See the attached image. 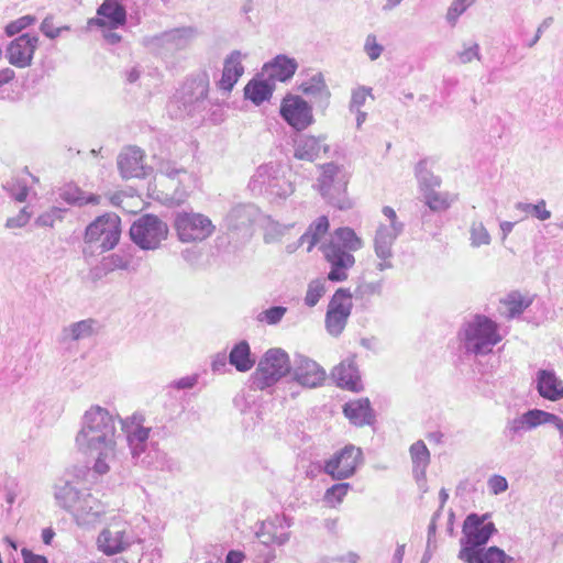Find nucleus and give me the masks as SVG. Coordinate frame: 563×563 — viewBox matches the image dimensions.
I'll use <instances>...</instances> for the list:
<instances>
[{"label":"nucleus","mask_w":563,"mask_h":563,"mask_svg":"<svg viewBox=\"0 0 563 563\" xmlns=\"http://www.w3.org/2000/svg\"><path fill=\"white\" fill-rule=\"evenodd\" d=\"M76 443L85 452L98 455L95 470L106 473L107 461L115 457V423L112 416L103 408L96 406L86 411L84 426L76 437Z\"/></svg>","instance_id":"f257e3e1"},{"label":"nucleus","mask_w":563,"mask_h":563,"mask_svg":"<svg viewBox=\"0 0 563 563\" xmlns=\"http://www.w3.org/2000/svg\"><path fill=\"white\" fill-rule=\"evenodd\" d=\"M363 246V241L356 235L353 229L338 228L331 235L328 243L321 245V251L331 269L328 279L331 282H344L347 279V271L355 264L352 252Z\"/></svg>","instance_id":"f03ea898"},{"label":"nucleus","mask_w":563,"mask_h":563,"mask_svg":"<svg viewBox=\"0 0 563 563\" xmlns=\"http://www.w3.org/2000/svg\"><path fill=\"white\" fill-rule=\"evenodd\" d=\"M290 371V362L286 352L280 349L268 350L260 361L252 378L258 389H264L277 383Z\"/></svg>","instance_id":"7ed1b4c3"},{"label":"nucleus","mask_w":563,"mask_h":563,"mask_svg":"<svg viewBox=\"0 0 563 563\" xmlns=\"http://www.w3.org/2000/svg\"><path fill=\"white\" fill-rule=\"evenodd\" d=\"M121 220L115 214H103L91 222L85 231L86 244L98 246L101 252L112 250L120 240Z\"/></svg>","instance_id":"20e7f679"},{"label":"nucleus","mask_w":563,"mask_h":563,"mask_svg":"<svg viewBox=\"0 0 563 563\" xmlns=\"http://www.w3.org/2000/svg\"><path fill=\"white\" fill-rule=\"evenodd\" d=\"M501 341L497 324L484 316H477L465 329L466 347L474 353H486Z\"/></svg>","instance_id":"39448f33"},{"label":"nucleus","mask_w":563,"mask_h":563,"mask_svg":"<svg viewBox=\"0 0 563 563\" xmlns=\"http://www.w3.org/2000/svg\"><path fill=\"white\" fill-rule=\"evenodd\" d=\"M175 230L183 242H200L208 239L214 231L212 221L202 213L181 212L178 213Z\"/></svg>","instance_id":"423d86ee"},{"label":"nucleus","mask_w":563,"mask_h":563,"mask_svg":"<svg viewBox=\"0 0 563 563\" xmlns=\"http://www.w3.org/2000/svg\"><path fill=\"white\" fill-rule=\"evenodd\" d=\"M167 225L152 214L142 216L130 229L132 240L142 249H155L166 239Z\"/></svg>","instance_id":"0eeeda50"},{"label":"nucleus","mask_w":563,"mask_h":563,"mask_svg":"<svg viewBox=\"0 0 563 563\" xmlns=\"http://www.w3.org/2000/svg\"><path fill=\"white\" fill-rule=\"evenodd\" d=\"M362 463L361 448L347 444L325 461L324 472L333 479H345L353 476Z\"/></svg>","instance_id":"6e6552de"},{"label":"nucleus","mask_w":563,"mask_h":563,"mask_svg":"<svg viewBox=\"0 0 563 563\" xmlns=\"http://www.w3.org/2000/svg\"><path fill=\"white\" fill-rule=\"evenodd\" d=\"M353 307L352 294L349 289L339 288L332 296L327 310L325 328L332 335L344 330Z\"/></svg>","instance_id":"1a4fd4ad"},{"label":"nucleus","mask_w":563,"mask_h":563,"mask_svg":"<svg viewBox=\"0 0 563 563\" xmlns=\"http://www.w3.org/2000/svg\"><path fill=\"white\" fill-rule=\"evenodd\" d=\"M280 115L290 126L298 131L305 130L313 121L311 107L301 97L295 95H287L283 99Z\"/></svg>","instance_id":"9d476101"},{"label":"nucleus","mask_w":563,"mask_h":563,"mask_svg":"<svg viewBox=\"0 0 563 563\" xmlns=\"http://www.w3.org/2000/svg\"><path fill=\"white\" fill-rule=\"evenodd\" d=\"M347 185L349 175L342 167L333 163L321 166L318 186L322 196L330 199L340 198L346 192Z\"/></svg>","instance_id":"9b49d317"},{"label":"nucleus","mask_w":563,"mask_h":563,"mask_svg":"<svg viewBox=\"0 0 563 563\" xmlns=\"http://www.w3.org/2000/svg\"><path fill=\"white\" fill-rule=\"evenodd\" d=\"M487 515L479 517L471 514L463 523L464 543L463 548H475L485 544L496 531L493 522H485Z\"/></svg>","instance_id":"f8f14e48"},{"label":"nucleus","mask_w":563,"mask_h":563,"mask_svg":"<svg viewBox=\"0 0 563 563\" xmlns=\"http://www.w3.org/2000/svg\"><path fill=\"white\" fill-rule=\"evenodd\" d=\"M38 44V37L29 33L13 40L8 49L7 58L13 66L24 68L32 62L34 52Z\"/></svg>","instance_id":"ddd939ff"},{"label":"nucleus","mask_w":563,"mask_h":563,"mask_svg":"<svg viewBox=\"0 0 563 563\" xmlns=\"http://www.w3.org/2000/svg\"><path fill=\"white\" fill-rule=\"evenodd\" d=\"M397 236L398 233H395V229H387L386 225H380L378 228L374 241V247L375 254L379 260L377 263L379 271L390 269L395 266L393 245Z\"/></svg>","instance_id":"4468645a"},{"label":"nucleus","mask_w":563,"mask_h":563,"mask_svg":"<svg viewBox=\"0 0 563 563\" xmlns=\"http://www.w3.org/2000/svg\"><path fill=\"white\" fill-rule=\"evenodd\" d=\"M296 380L306 387L316 388L325 382V371L314 361L302 357L295 368Z\"/></svg>","instance_id":"2eb2a0df"},{"label":"nucleus","mask_w":563,"mask_h":563,"mask_svg":"<svg viewBox=\"0 0 563 563\" xmlns=\"http://www.w3.org/2000/svg\"><path fill=\"white\" fill-rule=\"evenodd\" d=\"M97 24L110 29H117L124 25L126 21V12L119 0H103L99 7Z\"/></svg>","instance_id":"dca6fc26"},{"label":"nucleus","mask_w":563,"mask_h":563,"mask_svg":"<svg viewBox=\"0 0 563 563\" xmlns=\"http://www.w3.org/2000/svg\"><path fill=\"white\" fill-rule=\"evenodd\" d=\"M460 558L467 563H510L512 559L497 547H490L488 550L475 548H463L460 551Z\"/></svg>","instance_id":"f3484780"},{"label":"nucleus","mask_w":563,"mask_h":563,"mask_svg":"<svg viewBox=\"0 0 563 563\" xmlns=\"http://www.w3.org/2000/svg\"><path fill=\"white\" fill-rule=\"evenodd\" d=\"M242 54L240 51H233L224 60L219 88L224 91H231L239 78L243 75Z\"/></svg>","instance_id":"a211bd4d"},{"label":"nucleus","mask_w":563,"mask_h":563,"mask_svg":"<svg viewBox=\"0 0 563 563\" xmlns=\"http://www.w3.org/2000/svg\"><path fill=\"white\" fill-rule=\"evenodd\" d=\"M144 154L140 148L128 147L118 158V166L124 178H133L143 175Z\"/></svg>","instance_id":"6ab92c4d"},{"label":"nucleus","mask_w":563,"mask_h":563,"mask_svg":"<svg viewBox=\"0 0 563 563\" xmlns=\"http://www.w3.org/2000/svg\"><path fill=\"white\" fill-rule=\"evenodd\" d=\"M298 63L286 55H277L272 62L265 64L264 70L273 81H287L296 73Z\"/></svg>","instance_id":"aec40b11"},{"label":"nucleus","mask_w":563,"mask_h":563,"mask_svg":"<svg viewBox=\"0 0 563 563\" xmlns=\"http://www.w3.org/2000/svg\"><path fill=\"white\" fill-rule=\"evenodd\" d=\"M333 378L339 387L360 391L363 389L361 376L352 362H342L333 369Z\"/></svg>","instance_id":"412c9836"},{"label":"nucleus","mask_w":563,"mask_h":563,"mask_svg":"<svg viewBox=\"0 0 563 563\" xmlns=\"http://www.w3.org/2000/svg\"><path fill=\"white\" fill-rule=\"evenodd\" d=\"M538 391L541 397L556 401L563 398V382L551 371L538 373Z\"/></svg>","instance_id":"4be33fe9"},{"label":"nucleus","mask_w":563,"mask_h":563,"mask_svg":"<svg viewBox=\"0 0 563 563\" xmlns=\"http://www.w3.org/2000/svg\"><path fill=\"white\" fill-rule=\"evenodd\" d=\"M434 186H440L439 179H435L432 184H424L421 187L424 203L432 211H445L455 200V197L449 192L437 190Z\"/></svg>","instance_id":"5701e85b"},{"label":"nucleus","mask_w":563,"mask_h":563,"mask_svg":"<svg viewBox=\"0 0 563 563\" xmlns=\"http://www.w3.org/2000/svg\"><path fill=\"white\" fill-rule=\"evenodd\" d=\"M125 529L111 531L104 529L98 537V547L107 555L122 552L125 549Z\"/></svg>","instance_id":"b1692460"},{"label":"nucleus","mask_w":563,"mask_h":563,"mask_svg":"<svg viewBox=\"0 0 563 563\" xmlns=\"http://www.w3.org/2000/svg\"><path fill=\"white\" fill-rule=\"evenodd\" d=\"M330 229V221L327 216H320L312 221L306 232L299 238L301 244H307V251L312 249L327 235Z\"/></svg>","instance_id":"393cba45"},{"label":"nucleus","mask_w":563,"mask_h":563,"mask_svg":"<svg viewBox=\"0 0 563 563\" xmlns=\"http://www.w3.org/2000/svg\"><path fill=\"white\" fill-rule=\"evenodd\" d=\"M345 417L356 426H364L373 418L372 408L367 398L352 400L343 408Z\"/></svg>","instance_id":"a878e982"},{"label":"nucleus","mask_w":563,"mask_h":563,"mask_svg":"<svg viewBox=\"0 0 563 563\" xmlns=\"http://www.w3.org/2000/svg\"><path fill=\"white\" fill-rule=\"evenodd\" d=\"M144 418L141 415H133L123 422V430L126 433L131 445L143 444L150 437V428L143 426Z\"/></svg>","instance_id":"bb28decb"},{"label":"nucleus","mask_w":563,"mask_h":563,"mask_svg":"<svg viewBox=\"0 0 563 563\" xmlns=\"http://www.w3.org/2000/svg\"><path fill=\"white\" fill-rule=\"evenodd\" d=\"M229 361L239 372H247L255 364V360L251 355V349L246 341H241L232 347Z\"/></svg>","instance_id":"cd10ccee"},{"label":"nucleus","mask_w":563,"mask_h":563,"mask_svg":"<svg viewBox=\"0 0 563 563\" xmlns=\"http://www.w3.org/2000/svg\"><path fill=\"white\" fill-rule=\"evenodd\" d=\"M274 91V85L263 79L254 78L249 81L244 88V95L255 104H261L268 100Z\"/></svg>","instance_id":"c85d7f7f"},{"label":"nucleus","mask_w":563,"mask_h":563,"mask_svg":"<svg viewBox=\"0 0 563 563\" xmlns=\"http://www.w3.org/2000/svg\"><path fill=\"white\" fill-rule=\"evenodd\" d=\"M320 142L314 136L301 137L295 148V157L302 161H314L320 153Z\"/></svg>","instance_id":"c756f323"},{"label":"nucleus","mask_w":563,"mask_h":563,"mask_svg":"<svg viewBox=\"0 0 563 563\" xmlns=\"http://www.w3.org/2000/svg\"><path fill=\"white\" fill-rule=\"evenodd\" d=\"M501 302L506 307L508 317L512 318L527 309L531 305L532 299L528 296L521 295L520 292L514 291L509 294L507 298L501 300Z\"/></svg>","instance_id":"7c9ffc66"},{"label":"nucleus","mask_w":563,"mask_h":563,"mask_svg":"<svg viewBox=\"0 0 563 563\" xmlns=\"http://www.w3.org/2000/svg\"><path fill=\"white\" fill-rule=\"evenodd\" d=\"M132 256L129 252L121 251L110 254L102 258L101 265L106 272L128 269L131 265Z\"/></svg>","instance_id":"2f4dec72"},{"label":"nucleus","mask_w":563,"mask_h":563,"mask_svg":"<svg viewBox=\"0 0 563 563\" xmlns=\"http://www.w3.org/2000/svg\"><path fill=\"white\" fill-rule=\"evenodd\" d=\"M351 486L349 483H338L328 488L323 500L331 508L338 507L347 495Z\"/></svg>","instance_id":"473e14b6"},{"label":"nucleus","mask_w":563,"mask_h":563,"mask_svg":"<svg viewBox=\"0 0 563 563\" xmlns=\"http://www.w3.org/2000/svg\"><path fill=\"white\" fill-rule=\"evenodd\" d=\"M412 463L418 468H426L430 463V452L423 441H417L410 446Z\"/></svg>","instance_id":"72a5a7b5"},{"label":"nucleus","mask_w":563,"mask_h":563,"mask_svg":"<svg viewBox=\"0 0 563 563\" xmlns=\"http://www.w3.org/2000/svg\"><path fill=\"white\" fill-rule=\"evenodd\" d=\"M40 29L42 33L49 38H56L62 34L63 31L70 30L68 25L58 23L53 15L46 16L41 23Z\"/></svg>","instance_id":"f704fd0d"},{"label":"nucleus","mask_w":563,"mask_h":563,"mask_svg":"<svg viewBox=\"0 0 563 563\" xmlns=\"http://www.w3.org/2000/svg\"><path fill=\"white\" fill-rule=\"evenodd\" d=\"M325 292V286L323 282L317 279L312 280L308 285V289L305 297V302L309 307L316 306Z\"/></svg>","instance_id":"c9c22d12"},{"label":"nucleus","mask_w":563,"mask_h":563,"mask_svg":"<svg viewBox=\"0 0 563 563\" xmlns=\"http://www.w3.org/2000/svg\"><path fill=\"white\" fill-rule=\"evenodd\" d=\"M526 421H527V428H536L540 424L549 423L550 420V412L533 409L529 410L525 413Z\"/></svg>","instance_id":"e433bc0d"},{"label":"nucleus","mask_w":563,"mask_h":563,"mask_svg":"<svg viewBox=\"0 0 563 563\" xmlns=\"http://www.w3.org/2000/svg\"><path fill=\"white\" fill-rule=\"evenodd\" d=\"M300 91L306 95L319 93L325 89V84L321 75L313 76L309 81H303L299 86Z\"/></svg>","instance_id":"4c0bfd02"},{"label":"nucleus","mask_w":563,"mask_h":563,"mask_svg":"<svg viewBox=\"0 0 563 563\" xmlns=\"http://www.w3.org/2000/svg\"><path fill=\"white\" fill-rule=\"evenodd\" d=\"M34 22L35 18L32 15L21 16L5 26V33L9 36H13L21 32L22 30L26 29L27 26L32 25Z\"/></svg>","instance_id":"58836bf2"},{"label":"nucleus","mask_w":563,"mask_h":563,"mask_svg":"<svg viewBox=\"0 0 563 563\" xmlns=\"http://www.w3.org/2000/svg\"><path fill=\"white\" fill-rule=\"evenodd\" d=\"M286 312V308L284 307H272L266 309L258 316V320L262 322H266L267 324H276L282 320Z\"/></svg>","instance_id":"ea45409f"},{"label":"nucleus","mask_w":563,"mask_h":563,"mask_svg":"<svg viewBox=\"0 0 563 563\" xmlns=\"http://www.w3.org/2000/svg\"><path fill=\"white\" fill-rule=\"evenodd\" d=\"M474 2V0H453V2L451 3L449 10H448V13H446V18L449 21L451 22H455L457 20V18L463 13L465 12V10L472 5Z\"/></svg>","instance_id":"a19ab883"},{"label":"nucleus","mask_w":563,"mask_h":563,"mask_svg":"<svg viewBox=\"0 0 563 563\" xmlns=\"http://www.w3.org/2000/svg\"><path fill=\"white\" fill-rule=\"evenodd\" d=\"M364 51L372 60H375L382 55L384 47L377 42L376 35L369 34L365 40Z\"/></svg>","instance_id":"79ce46f5"},{"label":"nucleus","mask_w":563,"mask_h":563,"mask_svg":"<svg viewBox=\"0 0 563 563\" xmlns=\"http://www.w3.org/2000/svg\"><path fill=\"white\" fill-rule=\"evenodd\" d=\"M71 336L74 340H79L89 336L92 333V321L82 320L71 325Z\"/></svg>","instance_id":"37998d69"},{"label":"nucleus","mask_w":563,"mask_h":563,"mask_svg":"<svg viewBox=\"0 0 563 563\" xmlns=\"http://www.w3.org/2000/svg\"><path fill=\"white\" fill-rule=\"evenodd\" d=\"M368 98H373L372 93H371V89H366L363 87L357 88L352 93L351 107L358 111L360 108L366 102V100Z\"/></svg>","instance_id":"c03bdc74"},{"label":"nucleus","mask_w":563,"mask_h":563,"mask_svg":"<svg viewBox=\"0 0 563 563\" xmlns=\"http://www.w3.org/2000/svg\"><path fill=\"white\" fill-rule=\"evenodd\" d=\"M525 210L527 212H532L536 218L542 221L551 217V212L547 210V205L544 200H541L536 205H527Z\"/></svg>","instance_id":"a18cd8bd"},{"label":"nucleus","mask_w":563,"mask_h":563,"mask_svg":"<svg viewBox=\"0 0 563 563\" xmlns=\"http://www.w3.org/2000/svg\"><path fill=\"white\" fill-rule=\"evenodd\" d=\"M488 487L494 495H498L507 490L508 482L504 476L493 475L488 479Z\"/></svg>","instance_id":"49530a36"},{"label":"nucleus","mask_w":563,"mask_h":563,"mask_svg":"<svg viewBox=\"0 0 563 563\" xmlns=\"http://www.w3.org/2000/svg\"><path fill=\"white\" fill-rule=\"evenodd\" d=\"M31 218V214L23 208L16 217L9 218L5 225L8 228H21L24 227Z\"/></svg>","instance_id":"de8ad7c7"},{"label":"nucleus","mask_w":563,"mask_h":563,"mask_svg":"<svg viewBox=\"0 0 563 563\" xmlns=\"http://www.w3.org/2000/svg\"><path fill=\"white\" fill-rule=\"evenodd\" d=\"M384 216L389 220V225H386L387 229H395V233H400L402 230V224L397 221L396 211L391 207L383 208Z\"/></svg>","instance_id":"09e8293b"},{"label":"nucleus","mask_w":563,"mask_h":563,"mask_svg":"<svg viewBox=\"0 0 563 563\" xmlns=\"http://www.w3.org/2000/svg\"><path fill=\"white\" fill-rule=\"evenodd\" d=\"M21 555L23 558L24 563H48L46 556L35 554L29 549H22Z\"/></svg>","instance_id":"8fccbe9b"},{"label":"nucleus","mask_w":563,"mask_h":563,"mask_svg":"<svg viewBox=\"0 0 563 563\" xmlns=\"http://www.w3.org/2000/svg\"><path fill=\"white\" fill-rule=\"evenodd\" d=\"M191 84H197V86L199 88V97L200 98L207 97L208 89H209V78H208L207 74H203L202 77L192 80Z\"/></svg>","instance_id":"3c124183"},{"label":"nucleus","mask_w":563,"mask_h":563,"mask_svg":"<svg viewBox=\"0 0 563 563\" xmlns=\"http://www.w3.org/2000/svg\"><path fill=\"white\" fill-rule=\"evenodd\" d=\"M477 58H478L477 45H475L474 47H470L460 54V59L464 64L470 63L473 59H477Z\"/></svg>","instance_id":"603ef678"},{"label":"nucleus","mask_w":563,"mask_h":563,"mask_svg":"<svg viewBox=\"0 0 563 563\" xmlns=\"http://www.w3.org/2000/svg\"><path fill=\"white\" fill-rule=\"evenodd\" d=\"M526 428H527V421H526L525 413L520 418L512 420L509 424V430L512 433H518Z\"/></svg>","instance_id":"864d4df0"},{"label":"nucleus","mask_w":563,"mask_h":563,"mask_svg":"<svg viewBox=\"0 0 563 563\" xmlns=\"http://www.w3.org/2000/svg\"><path fill=\"white\" fill-rule=\"evenodd\" d=\"M75 495H76V492L71 487L65 486L56 495V498L59 500V504L62 507L67 508L68 504L65 500L66 496H75Z\"/></svg>","instance_id":"5fc2aeb1"},{"label":"nucleus","mask_w":563,"mask_h":563,"mask_svg":"<svg viewBox=\"0 0 563 563\" xmlns=\"http://www.w3.org/2000/svg\"><path fill=\"white\" fill-rule=\"evenodd\" d=\"M245 559V555L241 551L232 550L228 553L225 563H242Z\"/></svg>","instance_id":"6e6d98bb"},{"label":"nucleus","mask_w":563,"mask_h":563,"mask_svg":"<svg viewBox=\"0 0 563 563\" xmlns=\"http://www.w3.org/2000/svg\"><path fill=\"white\" fill-rule=\"evenodd\" d=\"M14 70L11 68H4L0 70V86L10 82L14 78Z\"/></svg>","instance_id":"4d7b16f0"},{"label":"nucleus","mask_w":563,"mask_h":563,"mask_svg":"<svg viewBox=\"0 0 563 563\" xmlns=\"http://www.w3.org/2000/svg\"><path fill=\"white\" fill-rule=\"evenodd\" d=\"M549 423H552L563 435V420L560 417L550 413Z\"/></svg>","instance_id":"13d9d810"},{"label":"nucleus","mask_w":563,"mask_h":563,"mask_svg":"<svg viewBox=\"0 0 563 563\" xmlns=\"http://www.w3.org/2000/svg\"><path fill=\"white\" fill-rule=\"evenodd\" d=\"M29 195V189L26 186H22L19 188L16 192L13 194L15 200L23 202Z\"/></svg>","instance_id":"bf43d9fd"},{"label":"nucleus","mask_w":563,"mask_h":563,"mask_svg":"<svg viewBox=\"0 0 563 563\" xmlns=\"http://www.w3.org/2000/svg\"><path fill=\"white\" fill-rule=\"evenodd\" d=\"M55 532L52 528H46L42 531V539L45 544H51Z\"/></svg>","instance_id":"052dcab7"},{"label":"nucleus","mask_w":563,"mask_h":563,"mask_svg":"<svg viewBox=\"0 0 563 563\" xmlns=\"http://www.w3.org/2000/svg\"><path fill=\"white\" fill-rule=\"evenodd\" d=\"M164 173L166 174V176H168L170 178H174V177H176L179 174L186 173V170L184 168H179V169L166 168Z\"/></svg>","instance_id":"680f3d73"},{"label":"nucleus","mask_w":563,"mask_h":563,"mask_svg":"<svg viewBox=\"0 0 563 563\" xmlns=\"http://www.w3.org/2000/svg\"><path fill=\"white\" fill-rule=\"evenodd\" d=\"M194 385V382L190 379H181L177 383L179 388H189Z\"/></svg>","instance_id":"e2e57ef3"},{"label":"nucleus","mask_w":563,"mask_h":563,"mask_svg":"<svg viewBox=\"0 0 563 563\" xmlns=\"http://www.w3.org/2000/svg\"><path fill=\"white\" fill-rule=\"evenodd\" d=\"M15 500V494L13 492H9L7 494V501L9 505H12Z\"/></svg>","instance_id":"0e129e2a"},{"label":"nucleus","mask_w":563,"mask_h":563,"mask_svg":"<svg viewBox=\"0 0 563 563\" xmlns=\"http://www.w3.org/2000/svg\"><path fill=\"white\" fill-rule=\"evenodd\" d=\"M109 38L112 43H115V42H119L121 37L117 34H110Z\"/></svg>","instance_id":"69168bd1"},{"label":"nucleus","mask_w":563,"mask_h":563,"mask_svg":"<svg viewBox=\"0 0 563 563\" xmlns=\"http://www.w3.org/2000/svg\"><path fill=\"white\" fill-rule=\"evenodd\" d=\"M401 0H388V3L386 7L391 8L396 4H398Z\"/></svg>","instance_id":"338daca9"},{"label":"nucleus","mask_w":563,"mask_h":563,"mask_svg":"<svg viewBox=\"0 0 563 563\" xmlns=\"http://www.w3.org/2000/svg\"><path fill=\"white\" fill-rule=\"evenodd\" d=\"M366 114L364 112H361L357 117V122L361 124L365 120Z\"/></svg>","instance_id":"774afa93"}]
</instances>
